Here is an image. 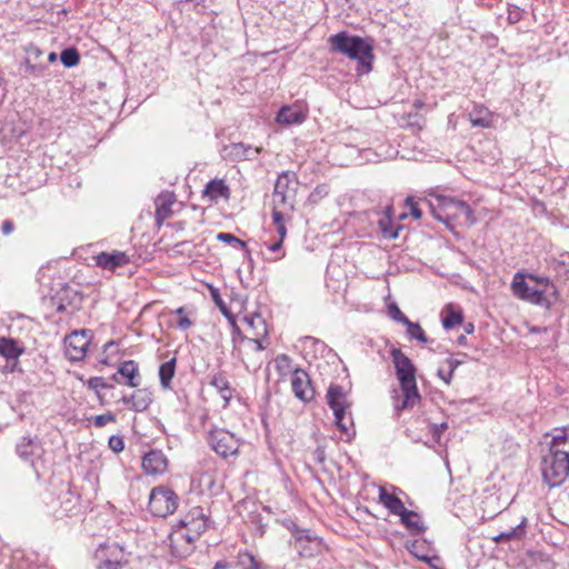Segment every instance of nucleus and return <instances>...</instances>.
Segmentation results:
<instances>
[{"instance_id": "nucleus-36", "label": "nucleus", "mask_w": 569, "mask_h": 569, "mask_svg": "<svg viewBox=\"0 0 569 569\" xmlns=\"http://www.w3.org/2000/svg\"><path fill=\"white\" fill-rule=\"evenodd\" d=\"M405 326L410 339L418 340L421 343L428 342V338L419 323L409 320Z\"/></svg>"}, {"instance_id": "nucleus-55", "label": "nucleus", "mask_w": 569, "mask_h": 569, "mask_svg": "<svg viewBox=\"0 0 569 569\" xmlns=\"http://www.w3.org/2000/svg\"><path fill=\"white\" fill-rule=\"evenodd\" d=\"M276 229H277V233L279 234V239H281L283 241V239L287 234L286 226L276 227Z\"/></svg>"}, {"instance_id": "nucleus-60", "label": "nucleus", "mask_w": 569, "mask_h": 569, "mask_svg": "<svg viewBox=\"0 0 569 569\" xmlns=\"http://www.w3.org/2000/svg\"><path fill=\"white\" fill-rule=\"evenodd\" d=\"M48 60H49L50 62H54V61L57 60V53H56V52H51V53H49V56H48Z\"/></svg>"}, {"instance_id": "nucleus-57", "label": "nucleus", "mask_w": 569, "mask_h": 569, "mask_svg": "<svg viewBox=\"0 0 569 569\" xmlns=\"http://www.w3.org/2000/svg\"><path fill=\"white\" fill-rule=\"evenodd\" d=\"M438 376L446 382L447 371L442 368L438 369Z\"/></svg>"}, {"instance_id": "nucleus-59", "label": "nucleus", "mask_w": 569, "mask_h": 569, "mask_svg": "<svg viewBox=\"0 0 569 569\" xmlns=\"http://www.w3.org/2000/svg\"><path fill=\"white\" fill-rule=\"evenodd\" d=\"M173 313L178 315L179 317H183L184 316V308L180 307V308L176 309L173 311Z\"/></svg>"}, {"instance_id": "nucleus-12", "label": "nucleus", "mask_w": 569, "mask_h": 569, "mask_svg": "<svg viewBox=\"0 0 569 569\" xmlns=\"http://www.w3.org/2000/svg\"><path fill=\"white\" fill-rule=\"evenodd\" d=\"M295 174L289 171L282 172L274 184L272 202L276 207L293 208L291 196L289 194V186L293 182Z\"/></svg>"}, {"instance_id": "nucleus-18", "label": "nucleus", "mask_w": 569, "mask_h": 569, "mask_svg": "<svg viewBox=\"0 0 569 569\" xmlns=\"http://www.w3.org/2000/svg\"><path fill=\"white\" fill-rule=\"evenodd\" d=\"M243 322L247 325V329L251 335L250 338L261 339L262 341L267 340L268 328L266 320L258 312H253L250 315H246L243 317Z\"/></svg>"}, {"instance_id": "nucleus-54", "label": "nucleus", "mask_w": 569, "mask_h": 569, "mask_svg": "<svg viewBox=\"0 0 569 569\" xmlns=\"http://www.w3.org/2000/svg\"><path fill=\"white\" fill-rule=\"evenodd\" d=\"M445 429H447V423L433 425V427H432L433 437L439 438V437H440V433H441Z\"/></svg>"}, {"instance_id": "nucleus-44", "label": "nucleus", "mask_w": 569, "mask_h": 569, "mask_svg": "<svg viewBox=\"0 0 569 569\" xmlns=\"http://www.w3.org/2000/svg\"><path fill=\"white\" fill-rule=\"evenodd\" d=\"M108 445L109 448L117 453L121 452L124 449V441L121 436H111L109 438Z\"/></svg>"}, {"instance_id": "nucleus-49", "label": "nucleus", "mask_w": 569, "mask_h": 569, "mask_svg": "<svg viewBox=\"0 0 569 569\" xmlns=\"http://www.w3.org/2000/svg\"><path fill=\"white\" fill-rule=\"evenodd\" d=\"M313 461L317 463H323L326 460V452L322 447H317L316 450L312 452Z\"/></svg>"}, {"instance_id": "nucleus-16", "label": "nucleus", "mask_w": 569, "mask_h": 569, "mask_svg": "<svg viewBox=\"0 0 569 569\" xmlns=\"http://www.w3.org/2000/svg\"><path fill=\"white\" fill-rule=\"evenodd\" d=\"M121 401L130 406V408L134 411L142 412L147 410L152 402V392L149 389H137L130 396H123Z\"/></svg>"}, {"instance_id": "nucleus-46", "label": "nucleus", "mask_w": 569, "mask_h": 569, "mask_svg": "<svg viewBox=\"0 0 569 569\" xmlns=\"http://www.w3.org/2000/svg\"><path fill=\"white\" fill-rule=\"evenodd\" d=\"M406 206L409 208L410 214L415 219H420L421 218L422 211L420 210V208L418 207V203L413 200V198L408 197L406 199Z\"/></svg>"}, {"instance_id": "nucleus-35", "label": "nucleus", "mask_w": 569, "mask_h": 569, "mask_svg": "<svg viewBox=\"0 0 569 569\" xmlns=\"http://www.w3.org/2000/svg\"><path fill=\"white\" fill-rule=\"evenodd\" d=\"M232 152L237 157L252 159L261 152V148H252L251 146H246L244 143H236L232 146Z\"/></svg>"}, {"instance_id": "nucleus-37", "label": "nucleus", "mask_w": 569, "mask_h": 569, "mask_svg": "<svg viewBox=\"0 0 569 569\" xmlns=\"http://www.w3.org/2000/svg\"><path fill=\"white\" fill-rule=\"evenodd\" d=\"M463 320L462 313L460 311H455L453 309H449L442 319V326L445 329H451L455 326L461 323Z\"/></svg>"}, {"instance_id": "nucleus-50", "label": "nucleus", "mask_w": 569, "mask_h": 569, "mask_svg": "<svg viewBox=\"0 0 569 569\" xmlns=\"http://www.w3.org/2000/svg\"><path fill=\"white\" fill-rule=\"evenodd\" d=\"M264 246L267 247V249L269 251L278 252L282 249V240L278 239V240L271 241V242L264 241Z\"/></svg>"}, {"instance_id": "nucleus-34", "label": "nucleus", "mask_w": 569, "mask_h": 569, "mask_svg": "<svg viewBox=\"0 0 569 569\" xmlns=\"http://www.w3.org/2000/svg\"><path fill=\"white\" fill-rule=\"evenodd\" d=\"M60 60L66 68H72L79 63L80 54L76 48H67L60 53Z\"/></svg>"}, {"instance_id": "nucleus-11", "label": "nucleus", "mask_w": 569, "mask_h": 569, "mask_svg": "<svg viewBox=\"0 0 569 569\" xmlns=\"http://www.w3.org/2000/svg\"><path fill=\"white\" fill-rule=\"evenodd\" d=\"M291 390L296 398L302 402H309L315 398V389L311 385L309 375L300 368H297L291 376Z\"/></svg>"}, {"instance_id": "nucleus-43", "label": "nucleus", "mask_w": 569, "mask_h": 569, "mask_svg": "<svg viewBox=\"0 0 569 569\" xmlns=\"http://www.w3.org/2000/svg\"><path fill=\"white\" fill-rule=\"evenodd\" d=\"M212 297H213V300L216 302V305L219 307L221 313L228 319V320H232V318L234 317L233 313L229 310V308L226 306V303L223 302V300L220 298L219 293L217 292H213L212 293Z\"/></svg>"}, {"instance_id": "nucleus-45", "label": "nucleus", "mask_w": 569, "mask_h": 569, "mask_svg": "<svg viewBox=\"0 0 569 569\" xmlns=\"http://www.w3.org/2000/svg\"><path fill=\"white\" fill-rule=\"evenodd\" d=\"M116 421V417L112 413H104L96 416L93 419V423L96 427L101 428L108 425L109 422Z\"/></svg>"}, {"instance_id": "nucleus-15", "label": "nucleus", "mask_w": 569, "mask_h": 569, "mask_svg": "<svg viewBox=\"0 0 569 569\" xmlns=\"http://www.w3.org/2000/svg\"><path fill=\"white\" fill-rule=\"evenodd\" d=\"M250 343L252 345L251 351L247 352V358L242 359V362L248 371L256 372L263 363L262 351L268 345H264V341L257 338H250Z\"/></svg>"}, {"instance_id": "nucleus-38", "label": "nucleus", "mask_w": 569, "mask_h": 569, "mask_svg": "<svg viewBox=\"0 0 569 569\" xmlns=\"http://www.w3.org/2000/svg\"><path fill=\"white\" fill-rule=\"evenodd\" d=\"M217 239L221 242L229 243V244H236L240 249H246L247 243L242 241L241 239L237 238L236 236L228 233V232H220L217 234Z\"/></svg>"}, {"instance_id": "nucleus-20", "label": "nucleus", "mask_w": 569, "mask_h": 569, "mask_svg": "<svg viewBox=\"0 0 569 569\" xmlns=\"http://www.w3.org/2000/svg\"><path fill=\"white\" fill-rule=\"evenodd\" d=\"M392 208L390 206L385 208V213L378 220V227L385 239H396L399 231L402 229L400 224H395L391 219Z\"/></svg>"}, {"instance_id": "nucleus-7", "label": "nucleus", "mask_w": 569, "mask_h": 569, "mask_svg": "<svg viewBox=\"0 0 569 569\" xmlns=\"http://www.w3.org/2000/svg\"><path fill=\"white\" fill-rule=\"evenodd\" d=\"M179 497L168 487H154L149 496V510L157 517L172 515L178 508Z\"/></svg>"}, {"instance_id": "nucleus-39", "label": "nucleus", "mask_w": 569, "mask_h": 569, "mask_svg": "<svg viewBox=\"0 0 569 569\" xmlns=\"http://www.w3.org/2000/svg\"><path fill=\"white\" fill-rule=\"evenodd\" d=\"M388 315L392 320L400 322L402 325H406L409 321L408 317L405 313H402V311L396 303H390L388 306Z\"/></svg>"}, {"instance_id": "nucleus-9", "label": "nucleus", "mask_w": 569, "mask_h": 569, "mask_svg": "<svg viewBox=\"0 0 569 569\" xmlns=\"http://www.w3.org/2000/svg\"><path fill=\"white\" fill-rule=\"evenodd\" d=\"M208 442L211 449L223 458L233 456L239 450V440L226 429H214L209 432Z\"/></svg>"}, {"instance_id": "nucleus-51", "label": "nucleus", "mask_w": 569, "mask_h": 569, "mask_svg": "<svg viewBox=\"0 0 569 569\" xmlns=\"http://www.w3.org/2000/svg\"><path fill=\"white\" fill-rule=\"evenodd\" d=\"M177 326L181 330H187L192 326V321L187 316H183L179 318Z\"/></svg>"}, {"instance_id": "nucleus-10", "label": "nucleus", "mask_w": 569, "mask_h": 569, "mask_svg": "<svg viewBox=\"0 0 569 569\" xmlns=\"http://www.w3.org/2000/svg\"><path fill=\"white\" fill-rule=\"evenodd\" d=\"M292 535L295 537L293 547L301 557L311 558L322 551V540L309 530L295 526Z\"/></svg>"}, {"instance_id": "nucleus-29", "label": "nucleus", "mask_w": 569, "mask_h": 569, "mask_svg": "<svg viewBox=\"0 0 569 569\" xmlns=\"http://www.w3.org/2000/svg\"><path fill=\"white\" fill-rule=\"evenodd\" d=\"M401 523L412 533L420 535L425 532L426 527L423 526L420 516L411 510H407L400 516Z\"/></svg>"}, {"instance_id": "nucleus-27", "label": "nucleus", "mask_w": 569, "mask_h": 569, "mask_svg": "<svg viewBox=\"0 0 569 569\" xmlns=\"http://www.w3.org/2000/svg\"><path fill=\"white\" fill-rule=\"evenodd\" d=\"M23 348L12 338H0V355L8 360H18Z\"/></svg>"}, {"instance_id": "nucleus-62", "label": "nucleus", "mask_w": 569, "mask_h": 569, "mask_svg": "<svg viewBox=\"0 0 569 569\" xmlns=\"http://www.w3.org/2000/svg\"><path fill=\"white\" fill-rule=\"evenodd\" d=\"M280 360H282V361H288V360H289V358H288V356H286V355H281V356H279V357H278L277 361H280Z\"/></svg>"}, {"instance_id": "nucleus-31", "label": "nucleus", "mask_w": 569, "mask_h": 569, "mask_svg": "<svg viewBox=\"0 0 569 569\" xmlns=\"http://www.w3.org/2000/svg\"><path fill=\"white\" fill-rule=\"evenodd\" d=\"M176 372V358L163 362L159 368V378L162 388L167 389L170 387L171 380Z\"/></svg>"}, {"instance_id": "nucleus-30", "label": "nucleus", "mask_w": 569, "mask_h": 569, "mask_svg": "<svg viewBox=\"0 0 569 569\" xmlns=\"http://www.w3.org/2000/svg\"><path fill=\"white\" fill-rule=\"evenodd\" d=\"M210 385L217 389L224 401V406H227L232 397V390L226 377L220 373L214 375L210 380Z\"/></svg>"}, {"instance_id": "nucleus-6", "label": "nucleus", "mask_w": 569, "mask_h": 569, "mask_svg": "<svg viewBox=\"0 0 569 569\" xmlns=\"http://www.w3.org/2000/svg\"><path fill=\"white\" fill-rule=\"evenodd\" d=\"M327 405L333 411L335 423L338 429L347 437L348 440L355 436L353 421L351 416L347 417V410L350 407L347 400V392L343 387L339 385H331L328 388Z\"/></svg>"}, {"instance_id": "nucleus-40", "label": "nucleus", "mask_w": 569, "mask_h": 569, "mask_svg": "<svg viewBox=\"0 0 569 569\" xmlns=\"http://www.w3.org/2000/svg\"><path fill=\"white\" fill-rule=\"evenodd\" d=\"M463 359H458V358H455V357H450V358H447L445 363L447 365L448 367V370H447V378H446V385H450L451 382V378L453 376V372L455 370L463 363Z\"/></svg>"}, {"instance_id": "nucleus-56", "label": "nucleus", "mask_w": 569, "mask_h": 569, "mask_svg": "<svg viewBox=\"0 0 569 569\" xmlns=\"http://www.w3.org/2000/svg\"><path fill=\"white\" fill-rule=\"evenodd\" d=\"M229 568V563L226 562V561H218L213 569H228Z\"/></svg>"}, {"instance_id": "nucleus-23", "label": "nucleus", "mask_w": 569, "mask_h": 569, "mask_svg": "<svg viewBox=\"0 0 569 569\" xmlns=\"http://www.w3.org/2000/svg\"><path fill=\"white\" fill-rule=\"evenodd\" d=\"M379 501L392 513L397 516L403 515L408 509L396 495L390 493L385 488L379 490Z\"/></svg>"}, {"instance_id": "nucleus-28", "label": "nucleus", "mask_w": 569, "mask_h": 569, "mask_svg": "<svg viewBox=\"0 0 569 569\" xmlns=\"http://www.w3.org/2000/svg\"><path fill=\"white\" fill-rule=\"evenodd\" d=\"M527 518L522 517L521 521L508 531L500 532L492 540L497 543L507 540H520L526 536Z\"/></svg>"}, {"instance_id": "nucleus-48", "label": "nucleus", "mask_w": 569, "mask_h": 569, "mask_svg": "<svg viewBox=\"0 0 569 569\" xmlns=\"http://www.w3.org/2000/svg\"><path fill=\"white\" fill-rule=\"evenodd\" d=\"M280 207H276L273 204L272 209V220L276 227L284 226L283 222V213L279 210Z\"/></svg>"}, {"instance_id": "nucleus-8", "label": "nucleus", "mask_w": 569, "mask_h": 569, "mask_svg": "<svg viewBox=\"0 0 569 569\" xmlns=\"http://www.w3.org/2000/svg\"><path fill=\"white\" fill-rule=\"evenodd\" d=\"M92 337L91 330H74L64 338V353L70 361H80L86 355Z\"/></svg>"}, {"instance_id": "nucleus-58", "label": "nucleus", "mask_w": 569, "mask_h": 569, "mask_svg": "<svg viewBox=\"0 0 569 569\" xmlns=\"http://www.w3.org/2000/svg\"><path fill=\"white\" fill-rule=\"evenodd\" d=\"M473 329H475V327H473V325H472L471 322H469V323H467V325L465 326V331H466L467 333H471V332L473 331Z\"/></svg>"}, {"instance_id": "nucleus-41", "label": "nucleus", "mask_w": 569, "mask_h": 569, "mask_svg": "<svg viewBox=\"0 0 569 569\" xmlns=\"http://www.w3.org/2000/svg\"><path fill=\"white\" fill-rule=\"evenodd\" d=\"M88 387L93 390L97 396L101 399V395H100V390L101 389H104V388H110L111 386H109L104 379L102 377H91L89 380H88Z\"/></svg>"}, {"instance_id": "nucleus-32", "label": "nucleus", "mask_w": 569, "mask_h": 569, "mask_svg": "<svg viewBox=\"0 0 569 569\" xmlns=\"http://www.w3.org/2000/svg\"><path fill=\"white\" fill-rule=\"evenodd\" d=\"M548 447L569 451V427L557 430L556 433L551 436Z\"/></svg>"}, {"instance_id": "nucleus-52", "label": "nucleus", "mask_w": 569, "mask_h": 569, "mask_svg": "<svg viewBox=\"0 0 569 569\" xmlns=\"http://www.w3.org/2000/svg\"><path fill=\"white\" fill-rule=\"evenodd\" d=\"M14 229L13 222L10 220H4L1 226V231L4 236L10 234Z\"/></svg>"}, {"instance_id": "nucleus-17", "label": "nucleus", "mask_w": 569, "mask_h": 569, "mask_svg": "<svg viewBox=\"0 0 569 569\" xmlns=\"http://www.w3.org/2000/svg\"><path fill=\"white\" fill-rule=\"evenodd\" d=\"M96 260L99 267L109 271H113L119 267H123L130 261L126 252L117 250L112 252H101L97 256Z\"/></svg>"}, {"instance_id": "nucleus-24", "label": "nucleus", "mask_w": 569, "mask_h": 569, "mask_svg": "<svg viewBox=\"0 0 569 569\" xmlns=\"http://www.w3.org/2000/svg\"><path fill=\"white\" fill-rule=\"evenodd\" d=\"M472 127L490 128L492 126L493 116L488 108L476 104L468 114Z\"/></svg>"}, {"instance_id": "nucleus-42", "label": "nucleus", "mask_w": 569, "mask_h": 569, "mask_svg": "<svg viewBox=\"0 0 569 569\" xmlns=\"http://www.w3.org/2000/svg\"><path fill=\"white\" fill-rule=\"evenodd\" d=\"M231 328H232V342L236 345L237 342V339H239L240 341H248L250 342V337L248 336H244L241 331V329L239 328V326L237 325V321H236V317L232 318V320H228Z\"/></svg>"}, {"instance_id": "nucleus-1", "label": "nucleus", "mask_w": 569, "mask_h": 569, "mask_svg": "<svg viewBox=\"0 0 569 569\" xmlns=\"http://www.w3.org/2000/svg\"><path fill=\"white\" fill-rule=\"evenodd\" d=\"M511 291L516 298L547 309L552 303L549 296L557 295V288L549 278L521 271L515 273Z\"/></svg>"}, {"instance_id": "nucleus-14", "label": "nucleus", "mask_w": 569, "mask_h": 569, "mask_svg": "<svg viewBox=\"0 0 569 569\" xmlns=\"http://www.w3.org/2000/svg\"><path fill=\"white\" fill-rule=\"evenodd\" d=\"M181 523L197 536H200L208 528V518L202 507H194L181 520Z\"/></svg>"}, {"instance_id": "nucleus-5", "label": "nucleus", "mask_w": 569, "mask_h": 569, "mask_svg": "<svg viewBox=\"0 0 569 569\" xmlns=\"http://www.w3.org/2000/svg\"><path fill=\"white\" fill-rule=\"evenodd\" d=\"M433 217L445 223L456 221L459 224L471 226L475 223L473 211L470 206L461 200L439 197L438 207L431 206Z\"/></svg>"}, {"instance_id": "nucleus-19", "label": "nucleus", "mask_w": 569, "mask_h": 569, "mask_svg": "<svg viewBox=\"0 0 569 569\" xmlns=\"http://www.w3.org/2000/svg\"><path fill=\"white\" fill-rule=\"evenodd\" d=\"M176 202V197L172 192H161L154 201L156 204V220L160 224L172 214L171 207Z\"/></svg>"}, {"instance_id": "nucleus-4", "label": "nucleus", "mask_w": 569, "mask_h": 569, "mask_svg": "<svg viewBox=\"0 0 569 569\" xmlns=\"http://www.w3.org/2000/svg\"><path fill=\"white\" fill-rule=\"evenodd\" d=\"M540 467L542 479L550 488L562 485L569 476V451L548 447Z\"/></svg>"}, {"instance_id": "nucleus-2", "label": "nucleus", "mask_w": 569, "mask_h": 569, "mask_svg": "<svg viewBox=\"0 0 569 569\" xmlns=\"http://www.w3.org/2000/svg\"><path fill=\"white\" fill-rule=\"evenodd\" d=\"M396 376L400 383L401 396L393 397V408L397 413L413 408L420 402V393L416 380V367L412 361L400 350H391Z\"/></svg>"}, {"instance_id": "nucleus-33", "label": "nucleus", "mask_w": 569, "mask_h": 569, "mask_svg": "<svg viewBox=\"0 0 569 569\" xmlns=\"http://www.w3.org/2000/svg\"><path fill=\"white\" fill-rule=\"evenodd\" d=\"M20 69L26 74V77L39 79L44 76L46 66L32 63L29 59H26L21 63Z\"/></svg>"}, {"instance_id": "nucleus-25", "label": "nucleus", "mask_w": 569, "mask_h": 569, "mask_svg": "<svg viewBox=\"0 0 569 569\" xmlns=\"http://www.w3.org/2000/svg\"><path fill=\"white\" fill-rule=\"evenodd\" d=\"M203 196L208 197L212 201H217L219 198L229 199L230 189L223 180L213 179L206 184Z\"/></svg>"}, {"instance_id": "nucleus-47", "label": "nucleus", "mask_w": 569, "mask_h": 569, "mask_svg": "<svg viewBox=\"0 0 569 569\" xmlns=\"http://www.w3.org/2000/svg\"><path fill=\"white\" fill-rule=\"evenodd\" d=\"M329 193V187L327 184H320L316 187V189L312 191L310 198L316 201L317 199H321Z\"/></svg>"}, {"instance_id": "nucleus-53", "label": "nucleus", "mask_w": 569, "mask_h": 569, "mask_svg": "<svg viewBox=\"0 0 569 569\" xmlns=\"http://www.w3.org/2000/svg\"><path fill=\"white\" fill-rule=\"evenodd\" d=\"M121 562L120 561H112V560H106L103 562V568L104 569H120L121 568Z\"/></svg>"}, {"instance_id": "nucleus-13", "label": "nucleus", "mask_w": 569, "mask_h": 569, "mask_svg": "<svg viewBox=\"0 0 569 569\" xmlns=\"http://www.w3.org/2000/svg\"><path fill=\"white\" fill-rule=\"evenodd\" d=\"M168 459L161 450H150L142 458V468L147 475L159 476L168 470Z\"/></svg>"}, {"instance_id": "nucleus-3", "label": "nucleus", "mask_w": 569, "mask_h": 569, "mask_svg": "<svg viewBox=\"0 0 569 569\" xmlns=\"http://www.w3.org/2000/svg\"><path fill=\"white\" fill-rule=\"evenodd\" d=\"M330 51L340 53L351 60H357V71L368 73L372 69L373 46L369 39L349 34L347 31L332 34L328 38Z\"/></svg>"}, {"instance_id": "nucleus-21", "label": "nucleus", "mask_w": 569, "mask_h": 569, "mask_svg": "<svg viewBox=\"0 0 569 569\" xmlns=\"http://www.w3.org/2000/svg\"><path fill=\"white\" fill-rule=\"evenodd\" d=\"M276 120L288 126L299 124L306 120V114L298 106H284L279 110Z\"/></svg>"}, {"instance_id": "nucleus-63", "label": "nucleus", "mask_w": 569, "mask_h": 569, "mask_svg": "<svg viewBox=\"0 0 569 569\" xmlns=\"http://www.w3.org/2000/svg\"><path fill=\"white\" fill-rule=\"evenodd\" d=\"M57 310H58V311H60V312H62V311H64V310H66V307H64L62 303H60V305L57 307Z\"/></svg>"}, {"instance_id": "nucleus-26", "label": "nucleus", "mask_w": 569, "mask_h": 569, "mask_svg": "<svg viewBox=\"0 0 569 569\" xmlns=\"http://www.w3.org/2000/svg\"><path fill=\"white\" fill-rule=\"evenodd\" d=\"M16 451L20 458L29 460L33 456L40 453L41 446L37 439L22 438V440L17 445Z\"/></svg>"}, {"instance_id": "nucleus-22", "label": "nucleus", "mask_w": 569, "mask_h": 569, "mask_svg": "<svg viewBox=\"0 0 569 569\" xmlns=\"http://www.w3.org/2000/svg\"><path fill=\"white\" fill-rule=\"evenodd\" d=\"M117 375L126 378V385L131 388H137L140 385L139 366L133 360L123 361L120 363Z\"/></svg>"}, {"instance_id": "nucleus-61", "label": "nucleus", "mask_w": 569, "mask_h": 569, "mask_svg": "<svg viewBox=\"0 0 569 569\" xmlns=\"http://www.w3.org/2000/svg\"><path fill=\"white\" fill-rule=\"evenodd\" d=\"M457 342H458V345L462 346V345H466L467 339H466V337L462 335V336H460V337L458 338Z\"/></svg>"}]
</instances>
